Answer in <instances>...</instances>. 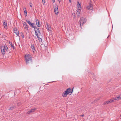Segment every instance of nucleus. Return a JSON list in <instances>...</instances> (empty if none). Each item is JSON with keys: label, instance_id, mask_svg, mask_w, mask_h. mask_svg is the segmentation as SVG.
I'll return each instance as SVG.
<instances>
[{"label": "nucleus", "instance_id": "f257e3e1", "mask_svg": "<svg viewBox=\"0 0 121 121\" xmlns=\"http://www.w3.org/2000/svg\"><path fill=\"white\" fill-rule=\"evenodd\" d=\"M72 92L71 89L70 88H68L62 93V96L63 97H66L67 95H71Z\"/></svg>", "mask_w": 121, "mask_h": 121}, {"label": "nucleus", "instance_id": "f03ea898", "mask_svg": "<svg viewBox=\"0 0 121 121\" xmlns=\"http://www.w3.org/2000/svg\"><path fill=\"white\" fill-rule=\"evenodd\" d=\"M24 57L26 63H28L31 62V57L30 54H26L25 55Z\"/></svg>", "mask_w": 121, "mask_h": 121}, {"label": "nucleus", "instance_id": "7ed1b4c3", "mask_svg": "<svg viewBox=\"0 0 121 121\" xmlns=\"http://www.w3.org/2000/svg\"><path fill=\"white\" fill-rule=\"evenodd\" d=\"M26 21L28 23L30 27L34 28L35 30H39V28L36 26L35 25L34 23L31 22L28 20H26Z\"/></svg>", "mask_w": 121, "mask_h": 121}, {"label": "nucleus", "instance_id": "20e7f679", "mask_svg": "<svg viewBox=\"0 0 121 121\" xmlns=\"http://www.w3.org/2000/svg\"><path fill=\"white\" fill-rule=\"evenodd\" d=\"M0 48L1 52L3 54L5 53L6 51H7L8 50V48L5 45L1 46Z\"/></svg>", "mask_w": 121, "mask_h": 121}, {"label": "nucleus", "instance_id": "39448f33", "mask_svg": "<svg viewBox=\"0 0 121 121\" xmlns=\"http://www.w3.org/2000/svg\"><path fill=\"white\" fill-rule=\"evenodd\" d=\"M86 19L84 18H81L80 20V25L81 26L83 25L86 22Z\"/></svg>", "mask_w": 121, "mask_h": 121}, {"label": "nucleus", "instance_id": "423d86ee", "mask_svg": "<svg viewBox=\"0 0 121 121\" xmlns=\"http://www.w3.org/2000/svg\"><path fill=\"white\" fill-rule=\"evenodd\" d=\"M58 6L55 5L54 6V9L55 14H57L58 13Z\"/></svg>", "mask_w": 121, "mask_h": 121}, {"label": "nucleus", "instance_id": "0eeeda50", "mask_svg": "<svg viewBox=\"0 0 121 121\" xmlns=\"http://www.w3.org/2000/svg\"><path fill=\"white\" fill-rule=\"evenodd\" d=\"M86 9L89 10H92L93 8V5L91 4H90L87 5L86 7Z\"/></svg>", "mask_w": 121, "mask_h": 121}, {"label": "nucleus", "instance_id": "6e6552de", "mask_svg": "<svg viewBox=\"0 0 121 121\" xmlns=\"http://www.w3.org/2000/svg\"><path fill=\"white\" fill-rule=\"evenodd\" d=\"M36 109L35 108H32L30 110L28 111L27 112V114H28L35 112L36 110Z\"/></svg>", "mask_w": 121, "mask_h": 121}, {"label": "nucleus", "instance_id": "1a4fd4ad", "mask_svg": "<svg viewBox=\"0 0 121 121\" xmlns=\"http://www.w3.org/2000/svg\"><path fill=\"white\" fill-rule=\"evenodd\" d=\"M115 99L116 101H118L121 99V94L115 97Z\"/></svg>", "mask_w": 121, "mask_h": 121}, {"label": "nucleus", "instance_id": "9d476101", "mask_svg": "<svg viewBox=\"0 0 121 121\" xmlns=\"http://www.w3.org/2000/svg\"><path fill=\"white\" fill-rule=\"evenodd\" d=\"M35 23L36 26L38 27H39L41 26V25L40 24V22L38 20H36Z\"/></svg>", "mask_w": 121, "mask_h": 121}, {"label": "nucleus", "instance_id": "9b49d317", "mask_svg": "<svg viewBox=\"0 0 121 121\" xmlns=\"http://www.w3.org/2000/svg\"><path fill=\"white\" fill-rule=\"evenodd\" d=\"M3 24L4 28L5 29H7V22L5 21H4L3 22Z\"/></svg>", "mask_w": 121, "mask_h": 121}, {"label": "nucleus", "instance_id": "f8f14e48", "mask_svg": "<svg viewBox=\"0 0 121 121\" xmlns=\"http://www.w3.org/2000/svg\"><path fill=\"white\" fill-rule=\"evenodd\" d=\"M36 35L37 37L41 36V34L39 31H35Z\"/></svg>", "mask_w": 121, "mask_h": 121}, {"label": "nucleus", "instance_id": "ddd939ff", "mask_svg": "<svg viewBox=\"0 0 121 121\" xmlns=\"http://www.w3.org/2000/svg\"><path fill=\"white\" fill-rule=\"evenodd\" d=\"M23 27L25 28V29L28 30V28L27 24L26 22H24L23 23Z\"/></svg>", "mask_w": 121, "mask_h": 121}, {"label": "nucleus", "instance_id": "4468645a", "mask_svg": "<svg viewBox=\"0 0 121 121\" xmlns=\"http://www.w3.org/2000/svg\"><path fill=\"white\" fill-rule=\"evenodd\" d=\"M110 103L116 101L115 98H112L108 100Z\"/></svg>", "mask_w": 121, "mask_h": 121}, {"label": "nucleus", "instance_id": "2eb2a0df", "mask_svg": "<svg viewBox=\"0 0 121 121\" xmlns=\"http://www.w3.org/2000/svg\"><path fill=\"white\" fill-rule=\"evenodd\" d=\"M77 6L79 8H81V5L79 1H78L77 2Z\"/></svg>", "mask_w": 121, "mask_h": 121}, {"label": "nucleus", "instance_id": "dca6fc26", "mask_svg": "<svg viewBox=\"0 0 121 121\" xmlns=\"http://www.w3.org/2000/svg\"><path fill=\"white\" fill-rule=\"evenodd\" d=\"M31 48L32 50L33 51V53H35V50L34 47V45L33 44H32L31 46Z\"/></svg>", "mask_w": 121, "mask_h": 121}, {"label": "nucleus", "instance_id": "f3484780", "mask_svg": "<svg viewBox=\"0 0 121 121\" xmlns=\"http://www.w3.org/2000/svg\"><path fill=\"white\" fill-rule=\"evenodd\" d=\"M37 37L38 39L39 40V42H42V39L41 38H42V37H41V36Z\"/></svg>", "mask_w": 121, "mask_h": 121}, {"label": "nucleus", "instance_id": "a211bd4d", "mask_svg": "<svg viewBox=\"0 0 121 121\" xmlns=\"http://www.w3.org/2000/svg\"><path fill=\"white\" fill-rule=\"evenodd\" d=\"M109 103H109V101L108 100V101H107L104 102V105H106L107 104H109Z\"/></svg>", "mask_w": 121, "mask_h": 121}, {"label": "nucleus", "instance_id": "6ab92c4d", "mask_svg": "<svg viewBox=\"0 0 121 121\" xmlns=\"http://www.w3.org/2000/svg\"><path fill=\"white\" fill-rule=\"evenodd\" d=\"M80 10H77V14L78 16H79V14L80 13Z\"/></svg>", "mask_w": 121, "mask_h": 121}, {"label": "nucleus", "instance_id": "aec40b11", "mask_svg": "<svg viewBox=\"0 0 121 121\" xmlns=\"http://www.w3.org/2000/svg\"><path fill=\"white\" fill-rule=\"evenodd\" d=\"M15 107L14 106H11V107L10 108H9V109L10 110H12L13 108H15Z\"/></svg>", "mask_w": 121, "mask_h": 121}, {"label": "nucleus", "instance_id": "412c9836", "mask_svg": "<svg viewBox=\"0 0 121 121\" xmlns=\"http://www.w3.org/2000/svg\"><path fill=\"white\" fill-rule=\"evenodd\" d=\"M14 33L17 35H18L19 34L18 31H14Z\"/></svg>", "mask_w": 121, "mask_h": 121}, {"label": "nucleus", "instance_id": "4be33fe9", "mask_svg": "<svg viewBox=\"0 0 121 121\" xmlns=\"http://www.w3.org/2000/svg\"><path fill=\"white\" fill-rule=\"evenodd\" d=\"M10 43V44L11 45V47H12L14 49V47L12 45V44L11 43Z\"/></svg>", "mask_w": 121, "mask_h": 121}, {"label": "nucleus", "instance_id": "5701e85b", "mask_svg": "<svg viewBox=\"0 0 121 121\" xmlns=\"http://www.w3.org/2000/svg\"><path fill=\"white\" fill-rule=\"evenodd\" d=\"M45 0H42V1L43 3H44L45 2Z\"/></svg>", "mask_w": 121, "mask_h": 121}, {"label": "nucleus", "instance_id": "b1692460", "mask_svg": "<svg viewBox=\"0 0 121 121\" xmlns=\"http://www.w3.org/2000/svg\"><path fill=\"white\" fill-rule=\"evenodd\" d=\"M55 0H52V2L53 3L55 2Z\"/></svg>", "mask_w": 121, "mask_h": 121}, {"label": "nucleus", "instance_id": "393cba45", "mask_svg": "<svg viewBox=\"0 0 121 121\" xmlns=\"http://www.w3.org/2000/svg\"><path fill=\"white\" fill-rule=\"evenodd\" d=\"M69 1L70 3H71V0H69Z\"/></svg>", "mask_w": 121, "mask_h": 121}]
</instances>
